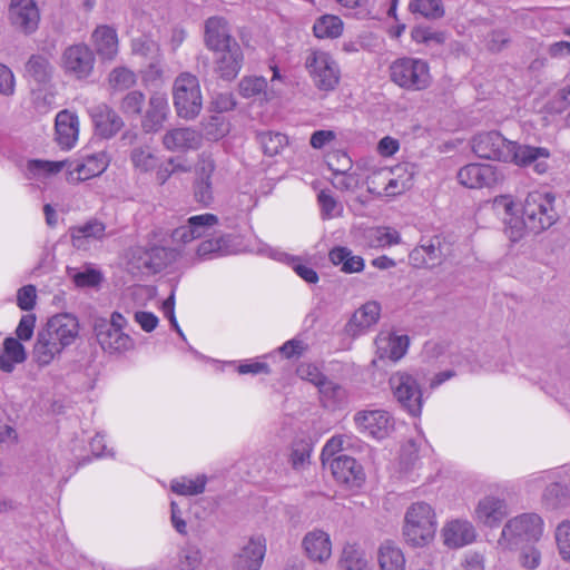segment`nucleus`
<instances>
[{"label":"nucleus","mask_w":570,"mask_h":570,"mask_svg":"<svg viewBox=\"0 0 570 570\" xmlns=\"http://www.w3.org/2000/svg\"><path fill=\"white\" fill-rule=\"evenodd\" d=\"M95 61L92 50L83 43L69 46L61 56L62 69L77 79L88 78L94 70Z\"/></svg>","instance_id":"obj_12"},{"label":"nucleus","mask_w":570,"mask_h":570,"mask_svg":"<svg viewBox=\"0 0 570 570\" xmlns=\"http://www.w3.org/2000/svg\"><path fill=\"white\" fill-rule=\"evenodd\" d=\"M436 525V515L430 504L416 502L406 510L404 534H434Z\"/></svg>","instance_id":"obj_15"},{"label":"nucleus","mask_w":570,"mask_h":570,"mask_svg":"<svg viewBox=\"0 0 570 570\" xmlns=\"http://www.w3.org/2000/svg\"><path fill=\"white\" fill-rule=\"evenodd\" d=\"M229 236L219 234L209 236L199 243L196 248V256L199 259H210L230 254Z\"/></svg>","instance_id":"obj_37"},{"label":"nucleus","mask_w":570,"mask_h":570,"mask_svg":"<svg viewBox=\"0 0 570 570\" xmlns=\"http://www.w3.org/2000/svg\"><path fill=\"white\" fill-rule=\"evenodd\" d=\"M9 358L16 364L22 363L26 360V351L23 345L16 338L8 337L3 342V346L0 348Z\"/></svg>","instance_id":"obj_59"},{"label":"nucleus","mask_w":570,"mask_h":570,"mask_svg":"<svg viewBox=\"0 0 570 570\" xmlns=\"http://www.w3.org/2000/svg\"><path fill=\"white\" fill-rule=\"evenodd\" d=\"M505 514V501L494 495L484 497L479 501L475 508L476 520L490 528L498 525Z\"/></svg>","instance_id":"obj_26"},{"label":"nucleus","mask_w":570,"mask_h":570,"mask_svg":"<svg viewBox=\"0 0 570 570\" xmlns=\"http://www.w3.org/2000/svg\"><path fill=\"white\" fill-rule=\"evenodd\" d=\"M312 443L305 436H296L291 446L289 463L294 470H302L309 463Z\"/></svg>","instance_id":"obj_46"},{"label":"nucleus","mask_w":570,"mask_h":570,"mask_svg":"<svg viewBox=\"0 0 570 570\" xmlns=\"http://www.w3.org/2000/svg\"><path fill=\"white\" fill-rule=\"evenodd\" d=\"M375 355L373 365L377 366L380 361H400L407 352L410 340L407 335H397L390 331H381L375 338Z\"/></svg>","instance_id":"obj_16"},{"label":"nucleus","mask_w":570,"mask_h":570,"mask_svg":"<svg viewBox=\"0 0 570 570\" xmlns=\"http://www.w3.org/2000/svg\"><path fill=\"white\" fill-rule=\"evenodd\" d=\"M504 179L503 170L491 164L472 163L458 171L459 183L471 189L493 188Z\"/></svg>","instance_id":"obj_8"},{"label":"nucleus","mask_w":570,"mask_h":570,"mask_svg":"<svg viewBox=\"0 0 570 570\" xmlns=\"http://www.w3.org/2000/svg\"><path fill=\"white\" fill-rule=\"evenodd\" d=\"M169 104L166 92L156 91L150 95L147 109L141 120L146 132H157L167 120Z\"/></svg>","instance_id":"obj_22"},{"label":"nucleus","mask_w":570,"mask_h":570,"mask_svg":"<svg viewBox=\"0 0 570 570\" xmlns=\"http://www.w3.org/2000/svg\"><path fill=\"white\" fill-rule=\"evenodd\" d=\"M70 276L78 287H94L101 281V274L92 267H86L83 271L72 269Z\"/></svg>","instance_id":"obj_53"},{"label":"nucleus","mask_w":570,"mask_h":570,"mask_svg":"<svg viewBox=\"0 0 570 570\" xmlns=\"http://www.w3.org/2000/svg\"><path fill=\"white\" fill-rule=\"evenodd\" d=\"M313 30L320 39L337 38L343 32V21L336 16L326 14L316 20Z\"/></svg>","instance_id":"obj_45"},{"label":"nucleus","mask_w":570,"mask_h":570,"mask_svg":"<svg viewBox=\"0 0 570 570\" xmlns=\"http://www.w3.org/2000/svg\"><path fill=\"white\" fill-rule=\"evenodd\" d=\"M328 466L335 480L347 488H360L365 481L362 465L352 456L338 455L331 460Z\"/></svg>","instance_id":"obj_17"},{"label":"nucleus","mask_w":570,"mask_h":570,"mask_svg":"<svg viewBox=\"0 0 570 570\" xmlns=\"http://www.w3.org/2000/svg\"><path fill=\"white\" fill-rule=\"evenodd\" d=\"M202 141V134L191 127L173 128L163 136V146L174 153L198 149Z\"/></svg>","instance_id":"obj_23"},{"label":"nucleus","mask_w":570,"mask_h":570,"mask_svg":"<svg viewBox=\"0 0 570 570\" xmlns=\"http://www.w3.org/2000/svg\"><path fill=\"white\" fill-rule=\"evenodd\" d=\"M570 107V85L561 88L549 102L552 112L561 114Z\"/></svg>","instance_id":"obj_64"},{"label":"nucleus","mask_w":570,"mask_h":570,"mask_svg":"<svg viewBox=\"0 0 570 570\" xmlns=\"http://www.w3.org/2000/svg\"><path fill=\"white\" fill-rule=\"evenodd\" d=\"M390 78L400 88L412 91L424 90L432 81L428 62L412 57L394 60L390 66Z\"/></svg>","instance_id":"obj_6"},{"label":"nucleus","mask_w":570,"mask_h":570,"mask_svg":"<svg viewBox=\"0 0 570 570\" xmlns=\"http://www.w3.org/2000/svg\"><path fill=\"white\" fill-rule=\"evenodd\" d=\"M318 203L321 206L322 217L331 219L341 215L343 207L342 205L327 191L322 190L318 194Z\"/></svg>","instance_id":"obj_54"},{"label":"nucleus","mask_w":570,"mask_h":570,"mask_svg":"<svg viewBox=\"0 0 570 570\" xmlns=\"http://www.w3.org/2000/svg\"><path fill=\"white\" fill-rule=\"evenodd\" d=\"M390 174H392V171L386 167L373 170L366 178L368 191L377 196H385L384 188L387 186L386 183Z\"/></svg>","instance_id":"obj_52"},{"label":"nucleus","mask_w":570,"mask_h":570,"mask_svg":"<svg viewBox=\"0 0 570 570\" xmlns=\"http://www.w3.org/2000/svg\"><path fill=\"white\" fill-rule=\"evenodd\" d=\"M363 237L366 245L375 249L399 245L402 242L400 233L390 226L370 227L364 230Z\"/></svg>","instance_id":"obj_33"},{"label":"nucleus","mask_w":570,"mask_h":570,"mask_svg":"<svg viewBox=\"0 0 570 570\" xmlns=\"http://www.w3.org/2000/svg\"><path fill=\"white\" fill-rule=\"evenodd\" d=\"M281 76L277 69H274L273 78H272V86L269 89H267V81L264 77L258 76H247L244 77L239 83L238 89L239 94L244 98H259L261 100H272L275 98L278 94V91L275 89L274 82L276 80H279Z\"/></svg>","instance_id":"obj_25"},{"label":"nucleus","mask_w":570,"mask_h":570,"mask_svg":"<svg viewBox=\"0 0 570 570\" xmlns=\"http://www.w3.org/2000/svg\"><path fill=\"white\" fill-rule=\"evenodd\" d=\"M205 41L213 51L229 47L230 43H237L230 36L227 22L223 18L217 17L209 18L206 21Z\"/></svg>","instance_id":"obj_27"},{"label":"nucleus","mask_w":570,"mask_h":570,"mask_svg":"<svg viewBox=\"0 0 570 570\" xmlns=\"http://www.w3.org/2000/svg\"><path fill=\"white\" fill-rule=\"evenodd\" d=\"M554 200L552 193L530 191L523 203L522 217L505 219V232L509 238L515 242L523 236L525 229L539 233L551 227L558 219Z\"/></svg>","instance_id":"obj_2"},{"label":"nucleus","mask_w":570,"mask_h":570,"mask_svg":"<svg viewBox=\"0 0 570 570\" xmlns=\"http://www.w3.org/2000/svg\"><path fill=\"white\" fill-rule=\"evenodd\" d=\"M79 321L70 313H59L51 316L40 328L46 335L57 342L63 350L71 346L79 336Z\"/></svg>","instance_id":"obj_11"},{"label":"nucleus","mask_w":570,"mask_h":570,"mask_svg":"<svg viewBox=\"0 0 570 570\" xmlns=\"http://www.w3.org/2000/svg\"><path fill=\"white\" fill-rule=\"evenodd\" d=\"M215 58V70L216 72L226 80L234 79L242 69L243 52L238 43H230L220 50L214 51Z\"/></svg>","instance_id":"obj_24"},{"label":"nucleus","mask_w":570,"mask_h":570,"mask_svg":"<svg viewBox=\"0 0 570 570\" xmlns=\"http://www.w3.org/2000/svg\"><path fill=\"white\" fill-rule=\"evenodd\" d=\"M381 316V305L376 301H368L361 305L352 314L351 318L345 325V332L352 337H357L366 334L376 323Z\"/></svg>","instance_id":"obj_18"},{"label":"nucleus","mask_w":570,"mask_h":570,"mask_svg":"<svg viewBox=\"0 0 570 570\" xmlns=\"http://www.w3.org/2000/svg\"><path fill=\"white\" fill-rule=\"evenodd\" d=\"M302 546L313 561L324 562L332 554L330 537H304Z\"/></svg>","instance_id":"obj_42"},{"label":"nucleus","mask_w":570,"mask_h":570,"mask_svg":"<svg viewBox=\"0 0 570 570\" xmlns=\"http://www.w3.org/2000/svg\"><path fill=\"white\" fill-rule=\"evenodd\" d=\"M92 43L101 59L112 60L118 53V36L112 27L98 26L91 36Z\"/></svg>","instance_id":"obj_30"},{"label":"nucleus","mask_w":570,"mask_h":570,"mask_svg":"<svg viewBox=\"0 0 570 570\" xmlns=\"http://www.w3.org/2000/svg\"><path fill=\"white\" fill-rule=\"evenodd\" d=\"M8 19L16 30L28 36L38 29L40 11L35 0H11Z\"/></svg>","instance_id":"obj_13"},{"label":"nucleus","mask_w":570,"mask_h":570,"mask_svg":"<svg viewBox=\"0 0 570 570\" xmlns=\"http://www.w3.org/2000/svg\"><path fill=\"white\" fill-rule=\"evenodd\" d=\"M353 421L360 433L376 440L387 438L394 430L393 416L381 409L357 411Z\"/></svg>","instance_id":"obj_9"},{"label":"nucleus","mask_w":570,"mask_h":570,"mask_svg":"<svg viewBox=\"0 0 570 570\" xmlns=\"http://www.w3.org/2000/svg\"><path fill=\"white\" fill-rule=\"evenodd\" d=\"M79 117L67 109L59 111L55 119V140L63 150L72 149L79 139Z\"/></svg>","instance_id":"obj_19"},{"label":"nucleus","mask_w":570,"mask_h":570,"mask_svg":"<svg viewBox=\"0 0 570 570\" xmlns=\"http://www.w3.org/2000/svg\"><path fill=\"white\" fill-rule=\"evenodd\" d=\"M194 193L198 203L208 206L213 202L212 179L197 178L195 181Z\"/></svg>","instance_id":"obj_63"},{"label":"nucleus","mask_w":570,"mask_h":570,"mask_svg":"<svg viewBox=\"0 0 570 570\" xmlns=\"http://www.w3.org/2000/svg\"><path fill=\"white\" fill-rule=\"evenodd\" d=\"M26 71L29 76L33 77L37 81H46L51 72L49 60L39 55L31 56L26 65Z\"/></svg>","instance_id":"obj_50"},{"label":"nucleus","mask_w":570,"mask_h":570,"mask_svg":"<svg viewBox=\"0 0 570 570\" xmlns=\"http://www.w3.org/2000/svg\"><path fill=\"white\" fill-rule=\"evenodd\" d=\"M409 8L413 13L432 19L440 18L444 13L441 0H411Z\"/></svg>","instance_id":"obj_49"},{"label":"nucleus","mask_w":570,"mask_h":570,"mask_svg":"<svg viewBox=\"0 0 570 570\" xmlns=\"http://www.w3.org/2000/svg\"><path fill=\"white\" fill-rule=\"evenodd\" d=\"M410 262L415 267L432 268L441 263L442 252L439 238L423 240L410 253Z\"/></svg>","instance_id":"obj_29"},{"label":"nucleus","mask_w":570,"mask_h":570,"mask_svg":"<svg viewBox=\"0 0 570 570\" xmlns=\"http://www.w3.org/2000/svg\"><path fill=\"white\" fill-rule=\"evenodd\" d=\"M126 326L127 320L118 312H114L109 320L95 322V335L105 352L120 354L135 348V340L124 331Z\"/></svg>","instance_id":"obj_4"},{"label":"nucleus","mask_w":570,"mask_h":570,"mask_svg":"<svg viewBox=\"0 0 570 570\" xmlns=\"http://www.w3.org/2000/svg\"><path fill=\"white\" fill-rule=\"evenodd\" d=\"M258 141L264 154L272 157L279 154L287 145V137L281 132L266 131L258 135Z\"/></svg>","instance_id":"obj_48"},{"label":"nucleus","mask_w":570,"mask_h":570,"mask_svg":"<svg viewBox=\"0 0 570 570\" xmlns=\"http://www.w3.org/2000/svg\"><path fill=\"white\" fill-rule=\"evenodd\" d=\"M493 207L498 214L503 215V219H509L511 217H519L517 215L518 208L517 205L510 195H500L497 196L493 200Z\"/></svg>","instance_id":"obj_58"},{"label":"nucleus","mask_w":570,"mask_h":570,"mask_svg":"<svg viewBox=\"0 0 570 570\" xmlns=\"http://www.w3.org/2000/svg\"><path fill=\"white\" fill-rule=\"evenodd\" d=\"M173 102L176 114L185 120L195 119L203 108V96L198 78L190 72H181L173 83Z\"/></svg>","instance_id":"obj_5"},{"label":"nucleus","mask_w":570,"mask_h":570,"mask_svg":"<svg viewBox=\"0 0 570 570\" xmlns=\"http://www.w3.org/2000/svg\"><path fill=\"white\" fill-rule=\"evenodd\" d=\"M266 553L264 537H249L235 556L234 570H259Z\"/></svg>","instance_id":"obj_21"},{"label":"nucleus","mask_w":570,"mask_h":570,"mask_svg":"<svg viewBox=\"0 0 570 570\" xmlns=\"http://www.w3.org/2000/svg\"><path fill=\"white\" fill-rule=\"evenodd\" d=\"M332 184L336 189L353 191L360 186V177L355 173H335L332 177Z\"/></svg>","instance_id":"obj_57"},{"label":"nucleus","mask_w":570,"mask_h":570,"mask_svg":"<svg viewBox=\"0 0 570 570\" xmlns=\"http://www.w3.org/2000/svg\"><path fill=\"white\" fill-rule=\"evenodd\" d=\"M206 484L207 476L205 474H198L195 478L180 476L171 481L170 490L178 495L193 497L202 494Z\"/></svg>","instance_id":"obj_41"},{"label":"nucleus","mask_w":570,"mask_h":570,"mask_svg":"<svg viewBox=\"0 0 570 570\" xmlns=\"http://www.w3.org/2000/svg\"><path fill=\"white\" fill-rule=\"evenodd\" d=\"M318 393L322 404L328 410L335 411L347 404L348 396L346 390L331 380L326 379L321 384Z\"/></svg>","instance_id":"obj_36"},{"label":"nucleus","mask_w":570,"mask_h":570,"mask_svg":"<svg viewBox=\"0 0 570 570\" xmlns=\"http://www.w3.org/2000/svg\"><path fill=\"white\" fill-rule=\"evenodd\" d=\"M134 168L139 173H149L157 168L159 163L156 151L149 146L135 147L130 153Z\"/></svg>","instance_id":"obj_43"},{"label":"nucleus","mask_w":570,"mask_h":570,"mask_svg":"<svg viewBox=\"0 0 570 570\" xmlns=\"http://www.w3.org/2000/svg\"><path fill=\"white\" fill-rule=\"evenodd\" d=\"M305 70L320 91H334L341 80V68L334 56L322 49H312L304 59Z\"/></svg>","instance_id":"obj_3"},{"label":"nucleus","mask_w":570,"mask_h":570,"mask_svg":"<svg viewBox=\"0 0 570 570\" xmlns=\"http://www.w3.org/2000/svg\"><path fill=\"white\" fill-rule=\"evenodd\" d=\"M67 164L68 160H29L26 168V177L36 183L47 184L57 174H59L62 170H66Z\"/></svg>","instance_id":"obj_32"},{"label":"nucleus","mask_w":570,"mask_h":570,"mask_svg":"<svg viewBox=\"0 0 570 570\" xmlns=\"http://www.w3.org/2000/svg\"><path fill=\"white\" fill-rule=\"evenodd\" d=\"M341 570H372L365 552L356 543H345L340 557Z\"/></svg>","instance_id":"obj_38"},{"label":"nucleus","mask_w":570,"mask_h":570,"mask_svg":"<svg viewBox=\"0 0 570 570\" xmlns=\"http://www.w3.org/2000/svg\"><path fill=\"white\" fill-rule=\"evenodd\" d=\"M326 163L333 174L345 173L352 168L351 158L345 153L341 151H334L330 154L326 158Z\"/></svg>","instance_id":"obj_60"},{"label":"nucleus","mask_w":570,"mask_h":570,"mask_svg":"<svg viewBox=\"0 0 570 570\" xmlns=\"http://www.w3.org/2000/svg\"><path fill=\"white\" fill-rule=\"evenodd\" d=\"M471 147L480 158L513 164L522 168L531 167L538 175H544L551 169V153L548 148L509 140L495 130L475 135L471 140Z\"/></svg>","instance_id":"obj_1"},{"label":"nucleus","mask_w":570,"mask_h":570,"mask_svg":"<svg viewBox=\"0 0 570 570\" xmlns=\"http://www.w3.org/2000/svg\"><path fill=\"white\" fill-rule=\"evenodd\" d=\"M95 131L98 136L109 139L117 135L124 126L119 115L106 104L88 109Z\"/></svg>","instance_id":"obj_20"},{"label":"nucleus","mask_w":570,"mask_h":570,"mask_svg":"<svg viewBox=\"0 0 570 570\" xmlns=\"http://www.w3.org/2000/svg\"><path fill=\"white\" fill-rule=\"evenodd\" d=\"M417 377L416 372L396 371L389 380L393 397L412 416L421 415L423 406V393Z\"/></svg>","instance_id":"obj_7"},{"label":"nucleus","mask_w":570,"mask_h":570,"mask_svg":"<svg viewBox=\"0 0 570 570\" xmlns=\"http://www.w3.org/2000/svg\"><path fill=\"white\" fill-rule=\"evenodd\" d=\"M377 562L381 570H405L404 553L392 541H385L379 548Z\"/></svg>","instance_id":"obj_39"},{"label":"nucleus","mask_w":570,"mask_h":570,"mask_svg":"<svg viewBox=\"0 0 570 570\" xmlns=\"http://www.w3.org/2000/svg\"><path fill=\"white\" fill-rule=\"evenodd\" d=\"M109 85L116 90H125L136 83V75L126 67H117L109 73Z\"/></svg>","instance_id":"obj_51"},{"label":"nucleus","mask_w":570,"mask_h":570,"mask_svg":"<svg viewBox=\"0 0 570 570\" xmlns=\"http://www.w3.org/2000/svg\"><path fill=\"white\" fill-rule=\"evenodd\" d=\"M297 375L302 380L311 382L317 389L326 380V377L320 372L318 367L309 363H302L297 367Z\"/></svg>","instance_id":"obj_62"},{"label":"nucleus","mask_w":570,"mask_h":570,"mask_svg":"<svg viewBox=\"0 0 570 570\" xmlns=\"http://www.w3.org/2000/svg\"><path fill=\"white\" fill-rule=\"evenodd\" d=\"M268 255L276 261L284 262L289 265L293 271L306 283L316 284L318 282V275L314 268L304 264L301 258L289 256L286 253L272 248H268Z\"/></svg>","instance_id":"obj_40"},{"label":"nucleus","mask_w":570,"mask_h":570,"mask_svg":"<svg viewBox=\"0 0 570 570\" xmlns=\"http://www.w3.org/2000/svg\"><path fill=\"white\" fill-rule=\"evenodd\" d=\"M328 259L333 265L341 266V271L346 274L360 273L365 266L363 257L353 255L352 250L344 246L332 248Z\"/></svg>","instance_id":"obj_35"},{"label":"nucleus","mask_w":570,"mask_h":570,"mask_svg":"<svg viewBox=\"0 0 570 570\" xmlns=\"http://www.w3.org/2000/svg\"><path fill=\"white\" fill-rule=\"evenodd\" d=\"M145 96L142 92L134 90L128 92L121 100L120 109L124 114L138 116L141 112Z\"/></svg>","instance_id":"obj_55"},{"label":"nucleus","mask_w":570,"mask_h":570,"mask_svg":"<svg viewBox=\"0 0 570 570\" xmlns=\"http://www.w3.org/2000/svg\"><path fill=\"white\" fill-rule=\"evenodd\" d=\"M65 350L40 330L32 348V360L39 366H48L59 358Z\"/></svg>","instance_id":"obj_31"},{"label":"nucleus","mask_w":570,"mask_h":570,"mask_svg":"<svg viewBox=\"0 0 570 570\" xmlns=\"http://www.w3.org/2000/svg\"><path fill=\"white\" fill-rule=\"evenodd\" d=\"M167 249L164 247H153L150 250L146 252V258L142 265L153 272H159L167 265Z\"/></svg>","instance_id":"obj_56"},{"label":"nucleus","mask_w":570,"mask_h":570,"mask_svg":"<svg viewBox=\"0 0 570 570\" xmlns=\"http://www.w3.org/2000/svg\"><path fill=\"white\" fill-rule=\"evenodd\" d=\"M544 522L538 513L527 512L508 520L501 534H541Z\"/></svg>","instance_id":"obj_28"},{"label":"nucleus","mask_w":570,"mask_h":570,"mask_svg":"<svg viewBox=\"0 0 570 570\" xmlns=\"http://www.w3.org/2000/svg\"><path fill=\"white\" fill-rule=\"evenodd\" d=\"M200 125L208 140H219L229 132V124L222 115H213L204 119Z\"/></svg>","instance_id":"obj_47"},{"label":"nucleus","mask_w":570,"mask_h":570,"mask_svg":"<svg viewBox=\"0 0 570 570\" xmlns=\"http://www.w3.org/2000/svg\"><path fill=\"white\" fill-rule=\"evenodd\" d=\"M218 223V217L210 213L190 216L186 224L174 229L173 242L187 245L195 239L207 238L212 236Z\"/></svg>","instance_id":"obj_10"},{"label":"nucleus","mask_w":570,"mask_h":570,"mask_svg":"<svg viewBox=\"0 0 570 570\" xmlns=\"http://www.w3.org/2000/svg\"><path fill=\"white\" fill-rule=\"evenodd\" d=\"M109 159L106 153L100 151L77 160H68L66 167L67 180L80 183L101 175L108 167Z\"/></svg>","instance_id":"obj_14"},{"label":"nucleus","mask_w":570,"mask_h":570,"mask_svg":"<svg viewBox=\"0 0 570 570\" xmlns=\"http://www.w3.org/2000/svg\"><path fill=\"white\" fill-rule=\"evenodd\" d=\"M357 439L353 435L338 434L332 436L322 450V462L324 465H330L332 459L338 456L341 451L347 450L354 445Z\"/></svg>","instance_id":"obj_44"},{"label":"nucleus","mask_w":570,"mask_h":570,"mask_svg":"<svg viewBox=\"0 0 570 570\" xmlns=\"http://www.w3.org/2000/svg\"><path fill=\"white\" fill-rule=\"evenodd\" d=\"M37 289L35 285H26L17 292V305L22 311H31L36 305Z\"/></svg>","instance_id":"obj_61"},{"label":"nucleus","mask_w":570,"mask_h":570,"mask_svg":"<svg viewBox=\"0 0 570 570\" xmlns=\"http://www.w3.org/2000/svg\"><path fill=\"white\" fill-rule=\"evenodd\" d=\"M105 225L99 220L76 226L70 230L72 245L78 249H87L91 240H99L105 236Z\"/></svg>","instance_id":"obj_34"}]
</instances>
